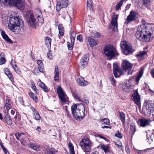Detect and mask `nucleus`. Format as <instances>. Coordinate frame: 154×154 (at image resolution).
I'll list each match as a JSON object with an SVG mask.
<instances>
[{"mask_svg":"<svg viewBox=\"0 0 154 154\" xmlns=\"http://www.w3.org/2000/svg\"><path fill=\"white\" fill-rule=\"evenodd\" d=\"M39 86L45 92H47L48 91V87L44 83L41 82L39 84Z\"/></svg>","mask_w":154,"mask_h":154,"instance_id":"42","label":"nucleus"},{"mask_svg":"<svg viewBox=\"0 0 154 154\" xmlns=\"http://www.w3.org/2000/svg\"><path fill=\"white\" fill-rule=\"evenodd\" d=\"M87 8L90 9L92 7V2L91 0H88L87 2Z\"/></svg>","mask_w":154,"mask_h":154,"instance_id":"49","label":"nucleus"},{"mask_svg":"<svg viewBox=\"0 0 154 154\" xmlns=\"http://www.w3.org/2000/svg\"><path fill=\"white\" fill-rule=\"evenodd\" d=\"M130 130L132 133V135H134V133L136 131L135 125L134 124H132L130 125Z\"/></svg>","mask_w":154,"mask_h":154,"instance_id":"40","label":"nucleus"},{"mask_svg":"<svg viewBox=\"0 0 154 154\" xmlns=\"http://www.w3.org/2000/svg\"><path fill=\"white\" fill-rule=\"evenodd\" d=\"M51 39L49 37H46L45 38V43L47 48H48L51 47Z\"/></svg>","mask_w":154,"mask_h":154,"instance_id":"32","label":"nucleus"},{"mask_svg":"<svg viewBox=\"0 0 154 154\" xmlns=\"http://www.w3.org/2000/svg\"><path fill=\"white\" fill-rule=\"evenodd\" d=\"M151 122L150 119L142 118L138 120L137 123L140 126L144 128L149 125Z\"/></svg>","mask_w":154,"mask_h":154,"instance_id":"9","label":"nucleus"},{"mask_svg":"<svg viewBox=\"0 0 154 154\" xmlns=\"http://www.w3.org/2000/svg\"><path fill=\"white\" fill-rule=\"evenodd\" d=\"M55 72L54 79L55 81H59V70L58 69V67L57 66H55Z\"/></svg>","mask_w":154,"mask_h":154,"instance_id":"27","label":"nucleus"},{"mask_svg":"<svg viewBox=\"0 0 154 154\" xmlns=\"http://www.w3.org/2000/svg\"><path fill=\"white\" fill-rule=\"evenodd\" d=\"M4 120L8 125H11L12 124V120L9 114L7 113L4 115Z\"/></svg>","mask_w":154,"mask_h":154,"instance_id":"24","label":"nucleus"},{"mask_svg":"<svg viewBox=\"0 0 154 154\" xmlns=\"http://www.w3.org/2000/svg\"><path fill=\"white\" fill-rule=\"evenodd\" d=\"M132 97L134 103L140 106L141 104L140 98L137 90H135L134 91V93L132 95Z\"/></svg>","mask_w":154,"mask_h":154,"instance_id":"15","label":"nucleus"},{"mask_svg":"<svg viewBox=\"0 0 154 154\" xmlns=\"http://www.w3.org/2000/svg\"><path fill=\"white\" fill-rule=\"evenodd\" d=\"M71 109L74 118L77 120L82 119L85 112V107L82 104H76L72 106Z\"/></svg>","mask_w":154,"mask_h":154,"instance_id":"3","label":"nucleus"},{"mask_svg":"<svg viewBox=\"0 0 154 154\" xmlns=\"http://www.w3.org/2000/svg\"><path fill=\"white\" fill-rule=\"evenodd\" d=\"M67 45L68 48V49L69 50H72L73 48V45L71 44V43L69 42H67Z\"/></svg>","mask_w":154,"mask_h":154,"instance_id":"55","label":"nucleus"},{"mask_svg":"<svg viewBox=\"0 0 154 154\" xmlns=\"http://www.w3.org/2000/svg\"><path fill=\"white\" fill-rule=\"evenodd\" d=\"M57 152V151L54 148H50L49 147H47L46 150V152L47 154H55V153Z\"/></svg>","mask_w":154,"mask_h":154,"instance_id":"28","label":"nucleus"},{"mask_svg":"<svg viewBox=\"0 0 154 154\" xmlns=\"http://www.w3.org/2000/svg\"><path fill=\"white\" fill-rule=\"evenodd\" d=\"M25 17L28 23L34 28L36 29L38 23L34 18L32 11H27Z\"/></svg>","mask_w":154,"mask_h":154,"instance_id":"5","label":"nucleus"},{"mask_svg":"<svg viewBox=\"0 0 154 154\" xmlns=\"http://www.w3.org/2000/svg\"><path fill=\"white\" fill-rule=\"evenodd\" d=\"M35 13L38 22L40 23L43 22V18L42 17V13L40 10L39 8L36 9L35 10Z\"/></svg>","mask_w":154,"mask_h":154,"instance_id":"20","label":"nucleus"},{"mask_svg":"<svg viewBox=\"0 0 154 154\" xmlns=\"http://www.w3.org/2000/svg\"><path fill=\"white\" fill-rule=\"evenodd\" d=\"M95 136L97 137H99L100 138H102L104 139H105L106 137H104L102 136V135H97L96 134L95 135Z\"/></svg>","mask_w":154,"mask_h":154,"instance_id":"62","label":"nucleus"},{"mask_svg":"<svg viewBox=\"0 0 154 154\" xmlns=\"http://www.w3.org/2000/svg\"><path fill=\"white\" fill-rule=\"evenodd\" d=\"M137 14L134 11L130 12L129 14L127 16L126 20L125 22L126 24H128L130 22L134 21L136 20Z\"/></svg>","mask_w":154,"mask_h":154,"instance_id":"13","label":"nucleus"},{"mask_svg":"<svg viewBox=\"0 0 154 154\" xmlns=\"http://www.w3.org/2000/svg\"><path fill=\"white\" fill-rule=\"evenodd\" d=\"M30 109L32 110V115L33 118L36 120H39L41 118L39 113L34 107H31Z\"/></svg>","mask_w":154,"mask_h":154,"instance_id":"18","label":"nucleus"},{"mask_svg":"<svg viewBox=\"0 0 154 154\" xmlns=\"http://www.w3.org/2000/svg\"><path fill=\"white\" fill-rule=\"evenodd\" d=\"M113 65V74L116 78L119 77L124 73V70L119 68L117 63H114Z\"/></svg>","mask_w":154,"mask_h":154,"instance_id":"8","label":"nucleus"},{"mask_svg":"<svg viewBox=\"0 0 154 154\" xmlns=\"http://www.w3.org/2000/svg\"><path fill=\"white\" fill-rule=\"evenodd\" d=\"M57 93L58 94L59 98L63 102L66 101V96L63 90L60 86H58L57 88Z\"/></svg>","mask_w":154,"mask_h":154,"instance_id":"12","label":"nucleus"},{"mask_svg":"<svg viewBox=\"0 0 154 154\" xmlns=\"http://www.w3.org/2000/svg\"><path fill=\"white\" fill-rule=\"evenodd\" d=\"M1 35L3 39H5V41L9 43H13L11 40L9 38L8 36L5 34L4 31H2Z\"/></svg>","mask_w":154,"mask_h":154,"instance_id":"30","label":"nucleus"},{"mask_svg":"<svg viewBox=\"0 0 154 154\" xmlns=\"http://www.w3.org/2000/svg\"><path fill=\"white\" fill-rule=\"evenodd\" d=\"M15 136L17 139L20 140L21 143L23 144V142L24 141V138H25V136L24 133H16L15 134Z\"/></svg>","mask_w":154,"mask_h":154,"instance_id":"23","label":"nucleus"},{"mask_svg":"<svg viewBox=\"0 0 154 154\" xmlns=\"http://www.w3.org/2000/svg\"><path fill=\"white\" fill-rule=\"evenodd\" d=\"M150 0H138V2L143 5L146 7L150 2Z\"/></svg>","mask_w":154,"mask_h":154,"instance_id":"41","label":"nucleus"},{"mask_svg":"<svg viewBox=\"0 0 154 154\" xmlns=\"http://www.w3.org/2000/svg\"><path fill=\"white\" fill-rule=\"evenodd\" d=\"M102 122L103 124H105L107 125H110L109 120L108 119H103Z\"/></svg>","mask_w":154,"mask_h":154,"instance_id":"51","label":"nucleus"},{"mask_svg":"<svg viewBox=\"0 0 154 154\" xmlns=\"http://www.w3.org/2000/svg\"><path fill=\"white\" fill-rule=\"evenodd\" d=\"M119 116L120 119L121 120L123 125H125V116L124 113L122 112H119Z\"/></svg>","mask_w":154,"mask_h":154,"instance_id":"36","label":"nucleus"},{"mask_svg":"<svg viewBox=\"0 0 154 154\" xmlns=\"http://www.w3.org/2000/svg\"><path fill=\"white\" fill-rule=\"evenodd\" d=\"M59 35L58 37L59 38L61 39V36H63L64 34V29L63 25L61 24H59L58 25Z\"/></svg>","mask_w":154,"mask_h":154,"instance_id":"21","label":"nucleus"},{"mask_svg":"<svg viewBox=\"0 0 154 154\" xmlns=\"http://www.w3.org/2000/svg\"><path fill=\"white\" fill-rule=\"evenodd\" d=\"M76 81L79 85L82 86H85L88 84V82L85 81L81 76H78L76 78Z\"/></svg>","mask_w":154,"mask_h":154,"instance_id":"19","label":"nucleus"},{"mask_svg":"<svg viewBox=\"0 0 154 154\" xmlns=\"http://www.w3.org/2000/svg\"><path fill=\"white\" fill-rule=\"evenodd\" d=\"M151 74L152 77L154 78V69H152L151 72Z\"/></svg>","mask_w":154,"mask_h":154,"instance_id":"64","label":"nucleus"},{"mask_svg":"<svg viewBox=\"0 0 154 154\" xmlns=\"http://www.w3.org/2000/svg\"><path fill=\"white\" fill-rule=\"evenodd\" d=\"M145 106L147 110L150 111V113L154 110V104L151 101L146 103Z\"/></svg>","mask_w":154,"mask_h":154,"instance_id":"22","label":"nucleus"},{"mask_svg":"<svg viewBox=\"0 0 154 154\" xmlns=\"http://www.w3.org/2000/svg\"><path fill=\"white\" fill-rule=\"evenodd\" d=\"M136 38L141 41L149 42L154 37V24L143 23L139 26L135 34Z\"/></svg>","mask_w":154,"mask_h":154,"instance_id":"1","label":"nucleus"},{"mask_svg":"<svg viewBox=\"0 0 154 154\" xmlns=\"http://www.w3.org/2000/svg\"><path fill=\"white\" fill-rule=\"evenodd\" d=\"M110 80L112 85H114L116 81L115 79H114L113 77L112 76L110 78Z\"/></svg>","mask_w":154,"mask_h":154,"instance_id":"60","label":"nucleus"},{"mask_svg":"<svg viewBox=\"0 0 154 154\" xmlns=\"http://www.w3.org/2000/svg\"><path fill=\"white\" fill-rule=\"evenodd\" d=\"M120 46L124 54L127 55L132 52L131 46L126 41H122L120 43Z\"/></svg>","mask_w":154,"mask_h":154,"instance_id":"7","label":"nucleus"},{"mask_svg":"<svg viewBox=\"0 0 154 154\" xmlns=\"http://www.w3.org/2000/svg\"><path fill=\"white\" fill-rule=\"evenodd\" d=\"M127 0H121L116 5V8L117 10H119L121 7L124 1H126Z\"/></svg>","mask_w":154,"mask_h":154,"instance_id":"46","label":"nucleus"},{"mask_svg":"<svg viewBox=\"0 0 154 154\" xmlns=\"http://www.w3.org/2000/svg\"><path fill=\"white\" fill-rule=\"evenodd\" d=\"M5 73L7 75L9 78V79L11 82L14 81V79L12 75L11 74V72L9 69L5 68L4 69Z\"/></svg>","mask_w":154,"mask_h":154,"instance_id":"29","label":"nucleus"},{"mask_svg":"<svg viewBox=\"0 0 154 154\" xmlns=\"http://www.w3.org/2000/svg\"><path fill=\"white\" fill-rule=\"evenodd\" d=\"M77 39L80 42H82L83 41V38L81 35H78L77 37Z\"/></svg>","mask_w":154,"mask_h":154,"instance_id":"58","label":"nucleus"},{"mask_svg":"<svg viewBox=\"0 0 154 154\" xmlns=\"http://www.w3.org/2000/svg\"><path fill=\"white\" fill-rule=\"evenodd\" d=\"M68 146L70 154H75L73 146L71 142L69 143Z\"/></svg>","mask_w":154,"mask_h":154,"instance_id":"39","label":"nucleus"},{"mask_svg":"<svg viewBox=\"0 0 154 154\" xmlns=\"http://www.w3.org/2000/svg\"><path fill=\"white\" fill-rule=\"evenodd\" d=\"M30 148L33 149L36 151H38L39 149V146L38 145L35 144H30L29 145Z\"/></svg>","mask_w":154,"mask_h":154,"instance_id":"35","label":"nucleus"},{"mask_svg":"<svg viewBox=\"0 0 154 154\" xmlns=\"http://www.w3.org/2000/svg\"><path fill=\"white\" fill-rule=\"evenodd\" d=\"M24 26L22 20L17 17H13L10 19L8 25V28L15 34H18L20 29Z\"/></svg>","mask_w":154,"mask_h":154,"instance_id":"2","label":"nucleus"},{"mask_svg":"<svg viewBox=\"0 0 154 154\" xmlns=\"http://www.w3.org/2000/svg\"><path fill=\"white\" fill-rule=\"evenodd\" d=\"M29 96L36 102L38 101V99H37V97L35 96V94L33 93L32 92H29Z\"/></svg>","mask_w":154,"mask_h":154,"instance_id":"44","label":"nucleus"},{"mask_svg":"<svg viewBox=\"0 0 154 154\" xmlns=\"http://www.w3.org/2000/svg\"><path fill=\"white\" fill-rule=\"evenodd\" d=\"M0 119L3 121H4V117H3L2 114L0 113Z\"/></svg>","mask_w":154,"mask_h":154,"instance_id":"63","label":"nucleus"},{"mask_svg":"<svg viewBox=\"0 0 154 154\" xmlns=\"http://www.w3.org/2000/svg\"><path fill=\"white\" fill-rule=\"evenodd\" d=\"M103 51L105 55L109 60L119 55L116 49L110 45H106L104 48Z\"/></svg>","mask_w":154,"mask_h":154,"instance_id":"4","label":"nucleus"},{"mask_svg":"<svg viewBox=\"0 0 154 154\" xmlns=\"http://www.w3.org/2000/svg\"><path fill=\"white\" fill-rule=\"evenodd\" d=\"M89 59L88 54H86L82 57L80 61V64L79 65V66L81 68V69H84L85 66L87 64Z\"/></svg>","mask_w":154,"mask_h":154,"instance_id":"16","label":"nucleus"},{"mask_svg":"<svg viewBox=\"0 0 154 154\" xmlns=\"http://www.w3.org/2000/svg\"><path fill=\"white\" fill-rule=\"evenodd\" d=\"M118 143H119V144H118L117 143H115V144L116 146L121 150L123 149V147L122 145V144L121 142L119 141L118 142Z\"/></svg>","mask_w":154,"mask_h":154,"instance_id":"48","label":"nucleus"},{"mask_svg":"<svg viewBox=\"0 0 154 154\" xmlns=\"http://www.w3.org/2000/svg\"><path fill=\"white\" fill-rule=\"evenodd\" d=\"M122 65L123 69L126 71H127L128 75L132 74V71L131 70L132 65L127 60H124L123 61Z\"/></svg>","mask_w":154,"mask_h":154,"instance_id":"10","label":"nucleus"},{"mask_svg":"<svg viewBox=\"0 0 154 154\" xmlns=\"http://www.w3.org/2000/svg\"><path fill=\"white\" fill-rule=\"evenodd\" d=\"M88 42L91 47H93L94 45L97 44V42L91 37L88 38Z\"/></svg>","mask_w":154,"mask_h":154,"instance_id":"33","label":"nucleus"},{"mask_svg":"<svg viewBox=\"0 0 154 154\" xmlns=\"http://www.w3.org/2000/svg\"><path fill=\"white\" fill-rule=\"evenodd\" d=\"M115 136L119 138H122V137L123 135L120 132L118 131L117 133L115 134Z\"/></svg>","mask_w":154,"mask_h":154,"instance_id":"53","label":"nucleus"},{"mask_svg":"<svg viewBox=\"0 0 154 154\" xmlns=\"http://www.w3.org/2000/svg\"><path fill=\"white\" fill-rule=\"evenodd\" d=\"M32 88L33 90L36 93H37V91L38 90L36 88L35 84H32Z\"/></svg>","mask_w":154,"mask_h":154,"instance_id":"59","label":"nucleus"},{"mask_svg":"<svg viewBox=\"0 0 154 154\" xmlns=\"http://www.w3.org/2000/svg\"><path fill=\"white\" fill-rule=\"evenodd\" d=\"M4 107L7 110H8L12 108L11 101L8 99H6L4 103Z\"/></svg>","mask_w":154,"mask_h":154,"instance_id":"25","label":"nucleus"},{"mask_svg":"<svg viewBox=\"0 0 154 154\" xmlns=\"http://www.w3.org/2000/svg\"><path fill=\"white\" fill-rule=\"evenodd\" d=\"M101 149H103L106 153L108 152L109 151V146L107 145H101Z\"/></svg>","mask_w":154,"mask_h":154,"instance_id":"45","label":"nucleus"},{"mask_svg":"<svg viewBox=\"0 0 154 154\" xmlns=\"http://www.w3.org/2000/svg\"><path fill=\"white\" fill-rule=\"evenodd\" d=\"M143 74V69H141L138 73H137L136 79V82L137 83V84L138 83L140 79L142 77Z\"/></svg>","mask_w":154,"mask_h":154,"instance_id":"31","label":"nucleus"},{"mask_svg":"<svg viewBox=\"0 0 154 154\" xmlns=\"http://www.w3.org/2000/svg\"><path fill=\"white\" fill-rule=\"evenodd\" d=\"M131 86L129 84H126L124 85L123 88L124 91L126 92H129L131 90Z\"/></svg>","mask_w":154,"mask_h":154,"instance_id":"34","label":"nucleus"},{"mask_svg":"<svg viewBox=\"0 0 154 154\" xmlns=\"http://www.w3.org/2000/svg\"><path fill=\"white\" fill-rule=\"evenodd\" d=\"M37 62L38 66V68L39 69V72H43L44 71V68L42 61L40 60H37Z\"/></svg>","mask_w":154,"mask_h":154,"instance_id":"26","label":"nucleus"},{"mask_svg":"<svg viewBox=\"0 0 154 154\" xmlns=\"http://www.w3.org/2000/svg\"><path fill=\"white\" fill-rule=\"evenodd\" d=\"M72 94L73 97H74L77 100H79L80 101H82V98H80V97L78 96L77 94H75L74 92H72Z\"/></svg>","mask_w":154,"mask_h":154,"instance_id":"52","label":"nucleus"},{"mask_svg":"<svg viewBox=\"0 0 154 154\" xmlns=\"http://www.w3.org/2000/svg\"><path fill=\"white\" fill-rule=\"evenodd\" d=\"M15 61L12 60L11 61V64L12 67L14 69L15 71L16 72H18V69L17 68V65L15 64Z\"/></svg>","mask_w":154,"mask_h":154,"instance_id":"43","label":"nucleus"},{"mask_svg":"<svg viewBox=\"0 0 154 154\" xmlns=\"http://www.w3.org/2000/svg\"><path fill=\"white\" fill-rule=\"evenodd\" d=\"M82 101H80V102H84L87 104H88V100L87 97H84L83 99H82Z\"/></svg>","mask_w":154,"mask_h":154,"instance_id":"54","label":"nucleus"},{"mask_svg":"<svg viewBox=\"0 0 154 154\" xmlns=\"http://www.w3.org/2000/svg\"><path fill=\"white\" fill-rule=\"evenodd\" d=\"M68 1L67 0H63L58 2L56 5L57 11H59L62 8L66 7L68 5Z\"/></svg>","mask_w":154,"mask_h":154,"instance_id":"14","label":"nucleus"},{"mask_svg":"<svg viewBox=\"0 0 154 154\" xmlns=\"http://www.w3.org/2000/svg\"><path fill=\"white\" fill-rule=\"evenodd\" d=\"M91 36L92 37L97 38L101 36V34L96 31H94L91 33Z\"/></svg>","mask_w":154,"mask_h":154,"instance_id":"47","label":"nucleus"},{"mask_svg":"<svg viewBox=\"0 0 154 154\" xmlns=\"http://www.w3.org/2000/svg\"><path fill=\"white\" fill-rule=\"evenodd\" d=\"M14 0H0L1 3L5 4H8L9 6H12V5L13 4V1Z\"/></svg>","mask_w":154,"mask_h":154,"instance_id":"38","label":"nucleus"},{"mask_svg":"<svg viewBox=\"0 0 154 154\" xmlns=\"http://www.w3.org/2000/svg\"><path fill=\"white\" fill-rule=\"evenodd\" d=\"M82 148L85 151L89 152L92 146L91 141L88 138L83 139L80 142Z\"/></svg>","mask_w":154,"mask_h":154,"instance_id":"6","label":"nucleus"},{"mask_svg":"<svg viewBox=\"0 0 154 154\" xmlns=\"http://www.w3.org/2000/svg\"><path fill=\"white\" fill-rule=\"evenodd\" d=\"M39 69L38 68H35L33 71V73L36 75H38L39 73Z\"/></svg>","mask_w":154,"mask_h":154,"instance_id":"57","label":"nucleus"},{"mask_svg":"<svg viewBox=\"0 0 154 154\" xmlns=\"http://www.w3.org/2000/svg\"><path fill=\"white\" fill-rule=\"evenodd\" d=\"M146 54V52L145 51H140L136 55V56L138 59H142L144 56Z\"/></svg>","mask_w":154,"mask_h":154,"instance_id":"37","label":"nucleus"},{"mask_svg":"<svg viewBox=\"0 0 154 154\" xmlns=\"http://www.w3.org/2000/svg\"><path fill=\"white\" fill-rule=\"evenodd\" d=\"M5 59L4 57H1L0 59V64L2 65L5 63Z\"/></svg>","mask_w":154,"mask_h":154,"instance_id":"56","label":"nucleus"},{"mask_svg":"<svg viewBox=\"0 0 154 154\" xmlns=\"http://www.w3.org/2000/svg\"><path fill=\"white\" fill-rule=\"evenodd\" d=\"M50 53H51V51H49L48 52L47 54V56L48 57V58L49 59H51L52 58V56L51 55V54H50Z\"/></svg>","mask_w":154,"mask_h":154,"instance_id":"61","label":"nucleus"},{"mask_svg":"<svg viewBox=\"0 0 154 154\" xmlns=\"http://www.w3.org/2000/svg\"><path fill=\"white\" fill-rule=\"evenodd\" d=\"M118 16V15L116 14L113 15L109 26L110 29H112L114 31H116L117 30L118 25L117 20Z\"/></svg>","mask_w":154,"mask_h":154,"instance_id":"11","label":"nucleus"},{"mask_svg":"<svg viewBox=\"0 0 154 154\" xmlns=\"http://www.w3.org/2000/svg\"><path fill=\"white\" fill-rule=\"evenodd\" d=\"M0 146L2 149L3 150V151L5 152V154H9V152L7 150L6 148L4 147V146L3 145L2 143H0Z\"/></svg>","mask_w":154,"mask_h":154,"instance_id":"50","label":"nucleus"},{"mask_svg":"<svg viewBox=\"0 0 154 154\" xmlns=\"http://www.w3.org/2000/svg\"><path fill=\"white\" fill-rule=\"evenodd\" d=\"M13 3L11 6H15L20 9H22L24 8V3L23 0H14Z\"/></svg>","mask_w":154,"mask_h":154,"instance_id":"17","label":"nucleus"}]
</instances>
